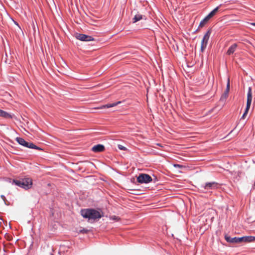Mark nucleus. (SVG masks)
Masks as SVG:
<instances>
[{
  "instance_id": "nucleus-12",
  "label": "nucleus",
  "mask_w": 255,
  "mask_h": 255,
  "mask_svg": "<svg viewBox=\"0 0 255 255\" xmlns=\"http://www.w3.org/2000/svg\"><path fill=\"white\" fill-rule=\"evenodd\" d=\"M0 117L5 119H14L17 120V117L11 113H9L5 111H3L0 109Z\"/></svg>"
},
{
  "instance_id": "nucleus-8",
  "label": "nucleus",
  "mask_w": 255,
  "mask_h": 255,
  "mask_svg": "<svg viewBox=\"0 0 255 255\" xmlns=\"http://www.w3.org/2000/svg\"><path fill=\"white\" fill-rule=\"evenodd\" d=\"M211 33L212 28H210L204 35L201 43L200 51L201 52H203L205 51Z\"/></svg>"
},
{
  "instance_id": "nucleus-36",
  "label": "nucleus",
  "mask_w": 255,
  "mask_h": 255,
  "mask_svg": "<svg viewBox=\"0 0 255 255\" xmlns=\"http://www.w3.org/2000/svg\"><path fill=\"white\" fill-rule=\"evenodd\" d=\"M3 251H4V252H6V250H5V249H3Z\"/></svg>"
},
{
  "instance_id": "nucleus-13",
  "label": "nucleus",
  "mask_w": 255,
  "mask_h": 255,
  "mask_svg": "<svg viewBox=\"0 0 255 255\" xmlns=\"http://www.w3.org/2000/svg\"><path fill=\"white\" fill-rule=\"evenodd\" d=\"M106 148L104 145L102 144H97L94 145L91 148V151L95 153H99L103 152L105 150Z\"/></svg>"
},
{
  "instance_id": "nucleus-1",
  "label": "nucleus",
  "mask_w": 255,
  "mask_h": 255,
  "mask_svg": "<svg viewBox=\"0 0 255 255\" xmlns=\"http://www.w3.org/2000/svg\"><path fill=\"white\" fill-rule=\"evenodd\" d=\"M80 215L84 219H87L89 221H97L104 217V213L100 208L82 209L80 210Z\"/></svg>"
},
{
  "instance_id": "nucleus-37",
  "label": "nucleus",
  "mask_w": 255,
  "mask_h": 255,
  "mask_svg": "<svg viewBox=\"0 0 255 255\" xmlns=\"http://www.w3.org/2000/svg\"><path fill=\"white\" fill-rule=\"evenodd\" d=\"M13 154H17V153H15V152H13Z\"/></svg>"
},
{
  "instance_id": "nucleus-16",
  "label": "nucleus",
  "mask_w": 255,
  "mask_h": 255,
  "mask_svg": "<svg viewBox=\"0 0 255 255\" xmlns=\"http://www.w3.org/2000/svg\"><path fill=\"white\" fill-rule=\"evenodd\" d=\"M238 46V44L236 43H235L231 45L228 48L227 54L228 55H231L234 53L236 50V48Z\"/></svg>"
},
{
  "instance_id": "nucleus-22",
  "label": "nucleus",
  "mask_w": 255,
  "mask_h": 255,
  "mask_svg": "<svg viewBox=\"0 0 255 255\" xmlns=\"http://www.w3.org/2000/svg\"><path fill=\"white\" fill-rule=\"evenodd\" d=\"M173 165L175 168H182L184 167V166L183 165L179 164H173Z\"/></svg>"
},
{
  "instance_id": "nucleus-14",
  "label": "nucleus",
  "mask_w": 255,
  "mask_h": 255,
  "mask_svg": "<svg viewBox=\"0 0 255 255\" xmlns=\"http://www.w3.org/2000/svg\"><path fill=\"white\" fill-rule=\"evenodd\" d=\"M124 102V101H118L117 102H115V103H112V104H105V105H103L99 107H98L97 109H108V108H112V107H114L115 106H116L120 104H121L122 103Z\"/></svg>"
},
{
  "instance_id": "nucleus-33",
  "label": "nucleus",
  "mask_w": 255,
  "mask_h": 255,
  "mask_svg": "<svg viewBox=\"0 0 255 255\" xmlns=\"http://www.w3.org/2000/svg\"><path fill=\"white\" fill-rule=\"evenodd\" d=\"M116 172L117 173H118V174H122L121 173L120 171H119L116 170Z\"/></svg>"
},
{
  "instance_id": "nucleus-38",
  "label": "nucleus",
  "mask_w": 255,
  "mask_h": 255,
  "mask_svg": "<svg viewBox=\"0 0 255 255\" xmlns=\"http://www.w3.org/2000/svg\"><path fill=\"white\" fill-rule=\"evenodd\" d=\"M53 255L52 254H51V255Z\"/></svg>"
},
{
  "instance_id": "nucleus-17",
  "label": "nucleus",
  "mask_w": 255,
  "mask_h": 255,
  "mask_svg": "<svg viewBox=\"0 0 255 255\" xmlns=\"http://www.w3.org/2000/svg\"><path fill=\"white\" fill-rule=\"evenodd\" d=\"M254 239L253 236H245L242 237V241L245 243H252L254 242Z\"/></svg>"
},
{
  "instance_id": "nucleus-15",
  "label": "nucleus",
  "mask_w": 255,
  "mask_h": 255,
  "mask_svg": "<svg viewBox=\"0 0 255 255\" xmlns=\"http://www.w3.org/2000/svg\"><path fill=\"white\" fill-rule=\"evenodd\" d=\"M142 19L146 20L147 18H146V16H145L144 15L140 14L139 13H137L132 18V22L133 23H135L137 22V21H138L140 20H142Z\"/></svg>"
},
{
  "instance_id": "nucleus-10",
  "label": "nucleus",
  "mask_w": 255,
  "mask_h": 255,
  "mask_svg": "<svg viewBox=\"0 0 255 255\" xmlns=\"http://www.w3.org/2000/svg\"><path fill=\"white\" fill-rule=\"evenodd\" d=\"M224 238L227 242L232 244H239L243 243L242 237H231L227 234L225 235Z\"/></svg>"
},
{
  "instance_id": "nucleus-29",
  "label": "nucleus",
  "mask_w": 255,
  "mask_h": 255,
  "mask_svg": "<svg viewBox=\"0 0 255 255\" xmlns=\"http://www.w3.org/2000/svg\"><path fill=\"white\" fill-rule=\"evenodd\" d=\"M198 27H199L198 26ZM198 29H199V28H198L196 30H195V31L193 32V34H194V33H196V32L198 31Z\"/></svg>"
},
{
  "instance_id": "nucleus-5",
  "label": "nucleus",
  "mask_w": 255,
  "mask_h": 255,
  "mask_svg": "<svg viewBox=\"0 0 255 255\" xmlns=\"http://www.w3.org/2000/svg\"><path fill=\"white\" fill-rule=\"evenodd\" d=\"M136 177L137 182L140 184H147L152 181L151 176L147 173H139L138 176H136Z\"/></svg>"
},
{
  "instance_id": "nucleus-7",
  "label": "nucleus",
  "mask_w": 255,
  "mask_h": 255,
  "mask_svg": "<svg viewBox=\"0 0 255 255\" xmlns=\"http://www.w3.org/2000/svg\"><path fill=\"white\" fill-rule=\"evenodd\" d=\"M220 184L218 183L213 181L206 182L204 184L201 185V190L203 192H206L210 190H213L219 188Z\"/></svg>"
},
{
  "instance_id": "nucleus-2",
  "label": "nucleus",
  "mask_w": 255,
  "mask_h": 255,
  "mask_svg": "<svg viewBox=\"0 0 255 255\" xmlns=\"http://www.w3.org/2000/svg\"><path fill=\"white\" fill-rule=\"evenodd\" d=\"M8 182L11 183L12 185H14L25 190L30 189L33 184L32 180L29 177L22 178L19 180L13 179L12 180L10 178H8Z\"/></svg>"
},
{
  "instance_id": "nucleus-6",
  "label": "nucleus",
  "mask_w": 255,
  "mask_h": 255,
  "mask_svg": "<svg viewBox=\"0 0 255 255\" xmlns=\"http://www.w3.org/2000/svg\"><path fill=\"white\" fill-rule=\"evenodd\" d=\"M220 4L219 6L216 7L212 11H211L200 22L199 27H203L208 21L213 17L218 11Z\"/></svg>"
},
{
  "instance_id": "nucleus-23",
  "label": "nucleus",
  "mask_w": 255,
  "mask_h": 255,
  "mask_svg": "<svg viewBox=\"0 0 255 255\" xmlns=\"http://www.w3.org/2000/svg\"><path fill=\"white\" fill-rule=\"evenodd\" d=\"M12 21H13V23H14L16 25H17V26H18V27L20 30H21V27H20V26L19 24H18V23L17 21H15L13 19H12Z\"/></svg>"
},
{
  "instance_id": "nucleus-35",
  "label": "nucleus",
  "mask_w": 255,
  "mask_h": 255,
  "mask_svg": "<svg viewBox=\"0 0 255 255\" xmlns=\"http://www.w3.org/2000/svg\"><path fill=\"white\" fill-rule=\"evenodd\" d=\"M253 237L255 238V239H254V242H255V236H253Z\"/></svg>"
},
{
  "instance_id": "nucleus-28",
  "label": "nucleus",
  "mask_w": 255,
  "mask_h": 255,
  "mask_svg": "<svg viewBox=\"0 0 255 255\" xmlns=\"http://www.w3.org/2000/svg\"><path fill=\"white\" fill-rule=\"evenodd\" d=\"M249 24L251 25L255 26V22H251V23H249Z\"/></svg>"
},
{
  "instance_id": "nucleus-34",
  "label": "nucleus",
  "mask_w": 255,
  "mask_h": 255,
  "mask_svg": "<svg viewBox=\"0 0 255 255\" xmlns=\"http://www.w3.org/2000/svg\"><path fill=\"white\" fill-rule=\"evenodd\" d=\"M157 145L159 146H162L160 143H157Z\"/></svg>"
},
{
  "instance_id": "nucleus-27",
  "label": "nucleus",
  "mask_w": 255,
  "mask_h": 255,
  "mask_svg": "<svg viewBox=\"0 0 255 255\" xmlns=\"http://www.w3.org/2000/svg\"><path fill=\"white\" fill-rule=\"evenodd\" d=\"M255 190V182L253 184L251 191H252V190Z\"/></svg>"
},
{
  "instance_id": "nucleus-21",
  "label": "nucleus",
  "mask_w": 255,
  "mask_h": 255,
  "mask_svg": "<svg viewBox=\"0 0 255 255\" xmlns=\"http://www.w3.org/2000/svg\"><path fill=\"white\" fill-rule=\"evenodd\" d=\"M89 232V230L86 228H83L79 231V233L82 234H87Z\"/></svg>"
},
{
  "instance_id": "nucleus-30",
  "label": "nucleus",
  "mask_w": 255,
  "mask_h": 255,
  "mask_svg": "<svg viewBox=\"0 0 255 255\" xmlns=\"http://www.w3.org/2000/svg\"><path fill=\"white\" fill-rule=\"evenodd\" d=\"M141 27H142V29H147V28L145 26H141Z\"/></svg>"
},
{
  "instance_id": "nucleus-18",
  "label": "nucleus",
  "mask_w": 255,
  "mask_h": 255,
  "mask_svg": "<svg viewBox=\"0 0 255 255\" xmlns=\"http://www.w3.org/2000/svg\"><path fill=\"white\" fill-rule=\"evenodd\" d=\"M110 218L111 220L115 221H119L120 220V218L119 216H117L116 215L111 216Z\"/></svg>"
},
{
  "instance_id": "nucleus-31",
  "label": "nucleus",
  "mask_w": 255,
  "mask_h": 255,
  "mask_svg": "<svg viewBox=\"0 0 255 255\" xmlns=\"http://www.w3.org/2000/svg\"><path fill=\"white\" fill-rule=\"evenodd\" d=\"M10 147L11 148H13L14 150H16V149L15 148L14 146H13V145H10Z\"/></svg>"
},
{
  "instance_id": "nucleus-26",
  "label": "nucleus",
  "mask_w": 255,
  "mask_h": 255,
  "mask_svg": "<svg viewBox=\"0 0 255 255\" xmlns=\"http://www.w3.org/2000/svg\"><path fill=\"white\" fill-rule=\"evenodd\" d=\"M130 182L133 184L135 183V178L134 177H131L130 179Z\"/></svg>"
},
{
  "instance_id": "nucleus-11",
  "label": "nucleus",
  "mask_w": 255,
  "mask_h": 255,
  "mask_svg": "<svg viewBox=\"0 0 255 255\" xmlns=\"http://www.w3.org/2000/svg\"><path fill=\"white\" fill-rule=\"evenodd\" d=\"M230 89V78H228L227 83L226 86V88L224 93L221 95L220 101L222 102H225L227 99V98L228 97Z\"/></svg>"
},
{
  "instance_id": "nucleus-32",
  "label": "nucleus",
  "mask_w": 255,
  "mask_h": 255,
  "mask_svg": "<svg viewBox=\"0 0 255 255\" xmlns=\"http://www.w3.org/2000/svg\"><path fill=\"white\" fill-rule=\"evenodd\" d=\"M33 30L35 31V26L34 23H33Z\"/></svg>"
},
{
  "instance_id": "nucleus-9",
  "label": "nucleus",
  "mask_w": 255,
  "mask_h": 255,
  "mask_svg": "<svg viewBox=\"0 0 255 255\" xmlns=\"http://www.w3.org/2000/svg\"><path fill=\"white\" fill-rule=\"evenodd\" d=\"M74 37L77 39L83 42H89L95 40V38L90 35L78 32L75 33Z\"/></svg>"
},
{
  "instance_id": "nucleus-20",
  "label": "nucleus",
  "mask_w": 255,
  "mask_h": 255,
  "mask_svg": "<svg viewBox=\"0 0 255 255\" xmlns=\"http://www.w3.org/2000/svg\"><path fill=\"white\" fill-rule=\"evenodd\" d=\"M118 147L119 149L120 150H124V151H126V150H128V148L124 146V145H121V144H118Z\"/></svg>"
},
{
  "instance_id": "nucleus-25",
  "label": "nucleus",
  "mask_w": 255,
  "mask_h": 255,
  "mask_svg": "<svg viewBox=\"0 0 255 255\" xmlns=\"http://www.w3.org/2000/svg\"><path fill=\"white\" fill-rule=\"evenodd\" d=\"M6 140L9 142H10V143H12V144H15V143H14V142L11 140V139H10L9 138H7L6 139Z\"/></svg>"
},
{
  "instance_id": "nucleus-24",
  "label": "nucleus",
  "mask_w": 255,
  "mask_h": 255,
  "mask_svg": "<svg viewBox=\"0 0 255 255\" xmlns=\"http://www.w3.org/2000/svg\"><path fill=\"white\" fill-rule=\"evenodd\" d=\"M153 177H154L153 179H152V181L153 180L154 183H156L157 181H158V178L155 176L154 175H153Z\"/></svg>"
},
{
  "instance_id": "nucleus-4",
  "label": "nucleus",
  "mask_w": 255,
  "mask_h": 255,
  "mask_svg": "<svg viewBox=\"0 0 255 255\" xmlns=\"http://www.w3.org/2000/svg\"><path fill=\"white\" fill-rule=\"evenodd\" d=\"M252 89L251 87H249L248 88L247 93L246 107L245 109L244 112L240 120H244L246 118L251 107L252 101Z\"/></svg>"
},
{
  "instance_id": "nucleus-19",
  "label": "nucleus",
  "mask_w": 255,
  "mask_h": 255,
  "mask_svg": "<svg viewBox=\"0 0 255 255\" xmlns=\"http://www.w3.org/2000/svg\"><path fill=\"white\" fill-rule=\"evenodd\" d=\"M0 198L2 199L4 202V203L5 205L8 206L9 205V203L6 200L5 197L3 195H0Z\"/></svg>"
},
{
  "instance_id": "nucleus-3",
  "label": "nucleus",
  "mask_w": 255,
  "mask_h": 255,
  "mask_svg": "<svg viewBox=\"0 0 255 255\" xmlns=\"http://www.w3.org/2000/svg\"><path fill=\"white\" fill-rule=\"evenodd\" d=\"M16 141L20 145L24 147L36 149L39 151H43V149L40 146L36 145L32 142H28L26 141L24 138L21 137H16L15 138Z\"/></svg>"
}]
</instances>
